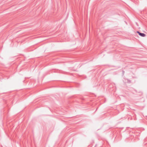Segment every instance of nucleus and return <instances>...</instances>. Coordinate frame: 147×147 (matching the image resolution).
<instances>
[{
  "label": "nucleus",
  "instance_id": "nucleus-1",
  "mask_svg": "<svg viewBox=\"0 0 147 147\" xmlns=\"http://www.w3.org/2000/svg\"><path fill=\"white\" fill-rule=\"evenodd\" d=\"M137 32L138 34L141 36L144 37L146 36V34L143 33H142L138 31H137Z\"/></svg>",
  "mask_w": 147,
  "mask_h": 147
},
{
  "label": "nucleus",
  "instance_id": "nucleus-2",
  "mask_svg": "<svg viewBox=\"0 0 147 147\" xmlns=\"http://www.w3.org/2000/svg\"><path fill=\"white\" fill-rule=\"evenodd\" d=\"M127 83H131V81L129 80H127Z\"/></svg>",
  "mask_w": 147,
  "mask_h": 147
},
{
  "label": "nucleus",
  "instance_id": "nucleus-3",
  "mask_svg": "<svg viewBox=\"0 0 147 147\" xmlns=\"http://www.w3.org/2000/svg\"><path fill=\"white\" fill-rule=\"evenodd\" d=\"M122 74H124V71H122Z\"/></svg>",
  "mask_w": 147,
  "mask_h": 147
}]
</instances>
